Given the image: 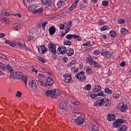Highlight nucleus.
I'll list each match as a JSON object with an SVG mask.
<instances>
[{"instance_id": "56", "label": "nucleus", "mask_w": 131, "mask_h": 131, "mask_svg": "<svg viewBox=\"0 0 131 131\" xmlns=\"http://www.w3.org/2000/svg\"><path fill=\"white\" fill-rule=\"evenodd\" d=\"M47 24H48V22L45 21L41 25L42 27L45 29L46 28V26H47Z\"/></svg>"}, {"instance_id": "26", "label": "nucleus", "mask_w": 131, "mask_h": 131, "mask_svg": "<svg viewBox=\"0 0 131 131\" xmlns=\"http://www.w3.org/2000/svg\"><path fill=\"white\" fill-rule=\"evenodd\" d=\"M104 99H106V101H104V105L105 107H109L111 104V102L109 101V99L107 98H104Z\"/></svg>"}, {"instance_id": "11", "label": "nucleus", "mask_w": 131, "mask_h": 131, "mask_svg": "<svg viewBox=\"0 0 131 131\" xmlns=\"http://www.w3.org/2000/svg\"><path fill=\"white\" fill-rule=\"evenodd\" d=\"M63 77H64V81L67 83H69V82H70L72 79L71 74H64L63 75Z\"/></svg>"}, {"instance_id": "61", "label": "nucleus", "mask_w": 131, "mask_h": 131, "mask_svg": "<svg viewBox=\"0 0 131 131\" xmlns=\"http://www.w3.org/2000/svg\"><path fill=\"white\" fill-rule=\"evenodd\" d=\"M120 65L121 67H124L125 66V61H122Z\"/></svg>"}, {"instance_id": "57", "label": "nucleus", "mask_w": 131, "mask_h": 131, "mask_svg": "<svg viewBox=\"0 0 131 131\" xmlns=\"http://www.w3.org/2000/svg\"><path fill=\"white\" fill-rule=\"evenodd\" d=\"M68 61V58L64 57L62 58V62L63 63H66Z\"/></svg>"}, {"instance_id": "34", "label": "nucleus", "mask_w": 131, "mask_h": 131, "mask_svg": "<svg viewBox=\"0 0 131 131\" xmlns=\"http://www.w3.org/2000/svg\"><path fill=\"white\" fill-rule=\"evenodd\" d=\"M118 130L119 131H126V130H127V126L124 125L122 126V127L118 129Z\"/></svg>"}, {"instance_id": "31", "label": "nucleus", "mask_w": 131, "mask_h": 131, "mask_svg": "<svg viewBox=\"0 0 131 131\" xmlns=\"http://www.w3.org/2000/svg\"><path fill=\"white\" fill-rule=\"evenodd\" d=\"M110 29V27L108 26H104L102 27L100 29L101 31H104V30H108Z\"/></svg>"}, {"instance_id": "38", "label": "nucleus", "mask_w": 131, "mask_h": 131, "mask_svg": "<svg viewBox=\"0 0 131 131\" xmlns=\"http://www.w3.org/2000/svg\"><path fill=\"white\" fill-rule=\"evenodd\" d=\"M91 89H92V85H91V84H87L84 88V90H85V91H90Z\"/></svg>"}, {"instance_id": "44", "label": "nucleus", "mask_w": 131, "mask_h": 131, "mask_svg": "<svg viewBox=\"0 0 131 131\" xmlns=\"http://www.w3.org/2000/svg\"><path fill=\"white\" fill-rule=\"evenodd\" d=\"M37 58L38 60H39V61H40L42 63H46V60L43 59V58L40 56H38Z\"/></svg>"}, {"instance_id": "6", "label": "nucleus", "mask_w": 131, "mask_h": 131, "mask_svg": "<svg viewBox=\"0 0 131 131\" xmlns=\"http://www.w3.org/2000/svg\"><path fill=\"white\" fill-rule=\"evenodd\" d=\"M106 100H107L106 98L97 100L94 102V106H96V107L103 106V105H105V101H106Z\"/></svg>"}, {"instance_id": "62", "label": "nucleus", "mask_w": 131, "mask_h": 131, "mask_svg": "<svg viewBox=\"0 0 131 131\" xmlns=\"http://www.w3.org/2000/svg\"><path fill=\"white\" fill-rule=\"evenodd\" d=\"M80 104V102H79V101H75V102L73 103V104H74V105H76V106L79 105Z\"/></svg>"}, {"instance_id": "42", "label": "nucleus", "mask_w": 131, "mask_h": 131, "mask_svg": "<svg viewBox=\"0 0 131 131\" xmlns=\"http://www.w3.org/2000/svg\"><path fill=\"white\" fill-rule=\"evenodd\" d=\"M1 22H3V21H4V22H7V23H9L10 22V19L7 17H3L2 19H1Z\"/></svg>"}, {"instance_id": "32", "label": "nucleus", "mask_w": 131, "mask_h": 131, "mask_svg": "<svg viewBox=\"0 0 131 131\" xmlns=\"http://www.w3.org/2000/svg\"><path fill=\"white\" fill-rule=\"evenodd\" d=\"M104 92L106 94H108V95H111V94H112V90L109 89L108 88L105 89Z\"/></svg>"}, {"instance_id": "21", "label": "nucleus", "mask_w": 131, "mask_h": 131, "mask_svg": "<svg viewBox=\"0 0 131 131\" xmlns=\"http://www.w3.org/2000/svg\"><path fill=\"white\" fill-rule=\"evenodd\" d=\"M57 6L59 9H61V8H63V7L65 6V2L63 1H59L57 4Z\"/></svg>"}, {"instance_id": "28", "label": "nucleus", "mask_w": 131, "mask_h": 131, "mask_svg": "<svg viewBox=\"0 0 131 131\" xmlns=\"http://www.w3.org/2000/svg\"><path fill=\"white\" fill-rule=\"evenodd\" d=\"M86 73H87L88 74H93L94 72H93V70L91 68L88 67L86 69Z\"/></svg>"}, {"instance_id": "53", "label": "nucleus", "mask_w": 131, "mask_h": 131, "mask_svg": "<svg viewBox=\"0 0 131 131\" xmlns=\"http://www.w3.org/2000/svg\"><path fill=\"white\" fill-rule=\"evenodd\" d=\"M80 10H84L86 9V6L82 4L80 6Z\"/></svg>"}, {"instance_id": "58", "label": "nucleus", "mask_w": 131, "mask_h": 131, "mask_svg": "<svg viewBox=\"0 0 131 131\" xmlns=\"http://www.w3.org/2000/svg\"><path fill=\"white\" fill-rule=\"evenodd\" d=\"M32 71H33V72H35L36 74H37V73L38 72V71L35 69V68H34V67H32Z\"/></svg>"}, {"instance_id": "23", "label": "nucleus", "mask_w": 131, "mask_h": 131, "mask_svg": "<svg viewBox=\"0 0 131 131\" xmlns=\"http://www.w3.org/2000/svg\"><path fill=\"white\" fill-rule=\"evenodd\" d=\"M5 42V43H7L9 46H11V47H16V43H13L11 41H9V40H6Z\"/></svg>"}, {"instance_id": "37", "label": "nucleus", "mask_w": 131, "mask_h": 131, "mask_svg": "<svg viewBox=\"0 0 131 131\" xmlns=\"http://www.w3.org/2000/svg\"><path fill=\"white\" fill-rule=\"evenodd\" d=\"M91 129L92 131H99V127L94 125L91 126Z\"/></svg>"}, {"instance_id": "43", "label": "nucleus", "mask_w": 131, "mask_h": 131, "mask_svg": "<svg viewBox=\"0 0 131 131\" xmlns=\"http://www.w3.org/2000/svg\"><path fill=\"white\" fill-rule=\"evenodd\" d=\"M28 78H27V77H25V78H24L22 79V81L24 82V83H25V86L26 88L27 86V80H28Z\"/></svg>"}, {"instance_id": "47", "label": "nucleus", "mask_w": 131, "mask_h": 131, "mask_svg": "<svg viewBox=\"0 0 131 131\" xmlns=\"http://www.w3.org/2000/svg\"><path fill=\"white\" fill-rule=\"evenodd\" d=\"M9 72L10 73L9 77H10V78H15V74H14V71L12 72Z\"/></svg>"}, {"instance_id": "19", "label": "nucleus", "mask_w": 131, "mask_h": 131, "mask_svg": "<svg viewBox=\"0 0 131 131\" xmlns=\"http://www.w3.org/2000/svg\"><path fill=\"white\" fill-rule=\"evenodd\" d=\"M28 9L30 10V11H31V12H34L35 9H37V6L34 4H31L28 6Z\"/></svg>"}, {"instance_id": "5", "label": "nucleus", "mask_w": 131, "mask_h": 131, "mask_svg": "<svg viewBox=\"0 0 131 131\" xmlns=\"http://www.w3.org/2000/svg\"><path fill=\"white\" fill-rule=\"evenodd\" d=\"M76 77L80 80V81H85V79H86V76L84 75V72L81 71L80 73H78L76 75Z\"/></svg>"}, {"instance_id": "55", "label": "nucleus", "mask_w": 131, "mask_h": 131, "mask_svg": "<svg viewBox=\"0 0 131 131\" xmlns=\"http://www.w3.org/2000/svg\"><path fill=\"white\" fill-rule=\"evenodd\" d=\"M57 53L58 55H61V54H62V51L61 50V47H59L57 51Z\"/></svg>"}, {"instance_id": "20", "label": "nucleus", "mask_w": 131, "mask_h": 131, "mask_svg": "<svg viewBox=\"0 0 131 131\" xmlns=\"http://www.w3.org/2000/svg\"><path fill=\"white\" fill-rule=\"evenodd\" d=\"M66 38H67V39H69V40H71V39H75L76 38V36H75V34H68L66 37Z\"/></svg>"}, {"instance_id": "50", "label": "nucleus", "mask_w": 131, "mask_h": 131, "mask_svg": "<svg viewBox=\"0 0 131 131\" xmlns=\"http://www.w3.org/2000/svg\"><path fill=\"white\" fill-rule=\"evenodd\" d=\"M98 23L99 25H104L105 24V20L104 19H100Z\"/></svg>"}, {"instance_id": "30", "label": "nucleus", "mask_w": 131, "mask_h": 131, "mask_svg": "<svg viewBox=\"0 0 131 131\" xmlns=\"http://www.w3.org/2000/svg\"><path fill=\"white\" fill-rule=\"evenodd\" d=\"M0 70L3 71H6V66L2 62H0Z\"/></svg>"}, {"instance_id": "35", "label": "nucleus", "mask_w": 131, "mask_h": 131, "mask_svg": "<svg viewBox=\"0 0 131 131\" xmlns=\"http://www.w3.org/2000/svg\"><path fill=\"white\" fill-rule=\"evenodd\" d=\"M113 97L114 98V99H115V100H117V99H118V98H119V97H120V95L118 93H114L113 95Z\"/></svg>"}, {"instance_id": "15", "label": "nucleus", "mask_w": 131, "mask_h": 131, "mask_svg": "<svg viewBox=\"0 0 131 131\" xmlns=\"http://www.w3.org/2000/svg\"><path fill=\"white\" fill-rule=\"evenodd\" d=\"M46 84L47 86H52L54 84V81L52 79V78L49 77L47 79Z\"/></svg>"}, {"instance_id": "25", "label": "nucleus", "mask_w": 131, "mask_h": 131, "mask_svg": "<svg viewBox=\"0 0 131 131\" xmlns=\"http://www.w3.org/2000/svg\"><path fill=\"white\" fill-rule=\"evenodd\" d=\"M128 33V30H127L125 28H123L121 29V33L122 35L127 34Z\"/></svg>"}, {"instance_id": "46", "label": "nucleus", "mask_w": 131, "mask_h": 131, "mask_svg": "<svg viewBox=\"0 0 131 131\" xmlns=\"http://www.w3.org/2000/svg\"><path fill=\"white\" fill-rule=\"evenodd\" d=\"M97 96H100L101 97H105V94H104V91H101L96 94Z\"/></svg>"}, {"instance_id": "40", "label": "nucleus", "mask_w": 131, "mask_h": 131, "mask_svg": "<svg viewBox=\"0 0 131 131\" xmlns=\"http://www.w3.org/2000/svg\"><path fill=\"white\" fill-rule=\"evenodd\" d=\"M38 82L39 83H40V84L42 86H48V85H47V83H45L43 82V81H40V80H38Z\"/></svg>"}, {"instance_id": "10", "label": "nucleus", "mask_w": 131, "mask_h": 131, "mask_svg": "<svg viewBox=\"0 0 131 131\" xmlns=\"http://www.w3.org/2000/svg\"><path fill=\"white\" fill-rule=\"evenodd\" d=\"M48 49L46 48V46L41 45L39 46L38 48V51L39 54H43V53H46Z\"/></svg>"}, {"instance_id": "51", "label": "nucleus", "mask_w": 131, "mask_h": 131, "mask_svg": "<svg viewBox=\"0 0 131 131\" xmlns=\"http://www.w3.org/2000/svg\"><path fill=\"white\" fill-rule=\"evenodd\" d=\"M16 97H18V98H21V96H22V93L20 91H18L16 93Z\"/></svg>"}, {"instance_id": "64", "label": "nucleus", "mask_w": 131, "mask_h": 131, "mask_svg": "<svg viewBox=\"0 0 131 131\" xmlns=\"http://www.w3.org/2000/svg\"><path fill=\"white\" fill-rule=\"evenodd\" d=\"M59 28L60 29H64V25H63L62 24H60Z\"/></svg>"}, {"instance_id": "59", "label": "nucleus", "mask_w": 131, "mask_h": 131, "mask_svg": "<svg viewBox=\"0 0 131 131\" xmlns=\"http://www.w3.org/2000/svg\"><path fill=\"white\" fill-rule=\"evenodd\" d=\"M67 26H68V27L70 28V27H71V26H72V21H71L68 23Z\"/></svg>"}, {"instance_id": "48", "label": "nucleus", "mask_w": 131, "mask_h": 131, "mask_svg": "<svg viewBox=\"0 0 131 131\" xmlns=\"http://www.w3.org/2000/svg\"><path fill=\"white\" fill-rule=\"evenodd\" d=\"M95 88L97 89V91L95 92H101V87L100 85H96Z\"/></svg>"}, {"instance_id": "1", "label": "nucleus", "mask_w": 131, "mask_h": 131, "mask_svg": "<svg viewBox=\"0 0 131 131\" xmlns=\"http://www.w3.org/2000/svg\"><path fill=\"white\" fill-rule=\"evenodd\" d=\"M59 111L60 113H66L68 111V106H67V101L64 98L59 99Z\"/></svg>"}, {"instance_id": "33", "label": "nucleus", "mask_w": 131, "mask_h": 131, "mask_svg": "<svg viewBox=\"0 0 131 131\" xmlns=\"http://www.w3.org/2000/svg\"><path fill=\"white\" fill-rule=\"evenodd\" d=\"M79 114H80V113L76 112V113H74L72 116L73 119H75V118L76 117L78 118V116H79Z\"/></svg>"}, {"instance_id": "13", "label": "nucleus", "mask_w": 131, "mask_h": 131, "mask_svg": "<svg viewBox=\"0 0 131 131\" xmlns=\"http://www.w3.org/2000/svg\"><path fill=\"white\" fill-rule=\"evenodd\" d=\"M116 119V116L115 114H109L107 115V120L108 121H114Z\"/></svg>"}, {"instance_id": "52", "label": "nucleus", "mask_w": 131, "mask_h": 131, "mask_svg": "<svg viewBox=\"0 0 131 131\" xmlns=\"http://www.w3.org/2000/svg\"><path fill=\"white\" fill-rule=\"evenodd\" d=\"M85 46H86V47H90V46H91L92 45H91V42L88 41L86 43L83 44V47H84Z\"/></svg>"}, {"instance_id": "3", "label": "nucleus", "mask_w": 131, "mask_h": 131, "mask_svg": "<svg viewBox=\"0 0 131 131\" xmlns=\"http://www.w3.org/2000/svg\"><path fill=\"white\" fill-rule=\"evenodd\" d=\"M126 120H123L122 119H118L116 121L113 123V127L114 128H119L121 126L120 123H124Z\"/></svg>"}, {"instance_id": "22", "label": "nucleus", "mask_w": 131, "mask_h": 131, "mask_svg": "<svg viewBox=\"0 0 131 131\" xmlns=\"http://www.w3.org/2000/svg\"><path fill=\"white\" fill-rule=\"evenodd\" d=\"M67 54L69 56H72L73 54H74V50L73 49L70 48L68 50H67Z\"/></svg>"}, {"instance_id": "7", "label": "nucleus", "mask_w": 131, "mask_h": 131, "mask_svg": "<svg viewBox=\"0 0 131 131\" xmlns=\"http://www.w3.org/2000/svg\"><path fill=\"white\" fill-rule=\"evenodd\" d=\"M75 120L76 124H77V125H78L79 126H81V125L83 124V123L85 121L84 119L80 117V116H78V118L75 119Z\"/></svg>"}, {"instance_id": "45", "label": "nucleus", "mask_w": 131, "mask_h": 131, "mask_svg": "<svg viewBox=\"0 0 131 131\" xmlns=\"http://www.w3.org/2000/svg\"><path fill=\"white\" fill-rule=\"evenodd\" d=\"M108 5H109V2L106 1H102V5L103 7H107Z\"/></svg>"}, {"instance_id": "54", "label": "nucleus", "mask_w": 131, "mask_h": 131, "mask_svg": "<svg viewBox=\"0 0 131 131\" xmlns=\"http://www.w3.org/2000/svg\"><path fill=\"white\" fill-rule=\"evenodd\" d=\"M75 36H76V38H77V39L78 41H80V40H81V39H82L81 37L78 36V35H77L76 34H75Z\"/></svg>"}, {"instance_id": "4", "label": "nucleus", "mask_w": 131, "mask_h": 131, "mask_svg": "<svg viewBox=\"0 0 131 131\" xmlns=\"http://www.w3.org/2000/svg\"><path fill=\"white\" fill-rule=\"evenodd\" d=\"M48 47L49 49L50 52H51L53 55H56V54H57V49H56V45H55V43L50 42L48 43Z\"/></svg>"}, {"instance_id": "49", "label": "nucleus", "mask_w": 131, "mask_h": 131, "mask_svg": "<svg viewBox=\"0 0 131 131\" xmlns=\"http://www.w3.org/2000/svg\"><path fill=\"white\" fill-rule=\"evenodd\" d=\"M119 24H123V23H125V19L122 18L118 20Z\"/></svg>"}, {"instance_id": "24", "label": "nucleus", "mask_w": 131, "mask_h": 131, "mask_svg": "<svg viewBox=\"0 0 131 131\" xmlns=\"http://www.w3.org/2000/svg\"><path fill=\"white\" fill-rule=\"evenodd\" d=\"M6 70H7L8 72H12V71H13V68H12L9 64H7Z\"/></svg>"}, {"instance_id": "18", "label": "nucleus", "mask_w": 131, "mask_h": 131, "mask_svg": "<svg viewBox=\"0 0 131 131\" xmlns=\"http://www.w3.org/2000/svg\"><path fill=\"white\" fill-rule=\"evenodd\" d=\"M49 32L50 35H53V34H55V33H56V28H55V26H51L49 28Z\"/></svg>"}, {"instance_id": "60", "label": "nucleus", "mask_w": 131, "mask_h": 131, "mask_svg": "<svg viewBox=\"0 0 131 131\" xmlns=\"http://www.w3.org/2000/svg\"><path fill=\"white\" fill-rule=\"evenodd\" d=\"M90 97L92 99H95V98H96V97H97V94H91Z\"/></svg>"}, {"instance_id": "12", "label": "nucleus", "mask_w": 131, "mask_h": 131, "mask_svg": "<svg viewBox=\"0 0 131 131\" xmlns=\"http://www.w3.org/2000/svg\"><path fill=\"white\" fill-rule=\"evenodd\" d=\"M102 56L106 57L107 59H110L111 58V54L108 53L107 50H103L101 51Z\"/></svg>"}, {"instance_id": "8", "label": "nucleus", "mask_w": 131, "mask_h": 131, "mask_svg": "<svg viewBox=\"0 0 131 131\" xmlns=\"http://www.w3.org/2000/svg\"><path fill=\"white\" fill-rule=\"evenodd\" d=\"M56 93H57L56 90H49L46 92V94L47 95V97L54 99V98L56 97Z\"/></svg>"}, {"instance_id": "29", "label": "nucleus", "mask_w": 131, "mask_h": 131, "mask_svg": "<svg viewBox=\"0 0 131 131\" xmlns=\"http://www.w3.org/2000/svg\"><path fill=\"white\" fill-rule=\"evenodd\" d=\"M60 49L61 50V54L62 55H65L67 52V49H66V47L65 46H62V47H60Z\"/></svg>"}, {"instance_id": "16", "label": "nucleus", "mask_w": 131, "mask_h": 131, "mask_svg": "<svg viewBox=\"0 0 131 131\" xmlns=\"http://www.w3.org/2000/svg\"><path fill=\"white\" fill-rule=\"evenodd\" d=\"M39 7L37 6V9H36L33 13L34 14H38L39 15V14H42V12L43 11V9L41 8H38Z\"/></svg>"}, {"instance_id": "41", "label": "nucleus", "mask_w": 131, "mask_h": 131, "mask_svg": "<svg viewBox=\"0 0 131 131\" xmlns=\"http://www.w3.org/2000/svg\"><path fill=\"white\" fill-rule=\"evenodd\" d=\"M46 6H48L49 7H52V0H47Z\"/></svg>"}, {"instance_id": "17", "label": "nucleus", "mask_w": 131, "mask_h": 131, "mask_svg": "<svg viewBox=\"0 0 131 131\" xmlns=\"http://www.w3.org/2000/svg\"><path fill=\"white\" fill-rule=\"evenodd\" d=\"M127 104L123 103L120 106V111L122 112H126V110H127Z\"/></svg>"}, {"instance_id": "27", "label": "nucleus", "mask_w": 131, "mask_h": 131, "mask_svg": "<svg viewBox=\"0 0 131 131\" xmlns=\"http://www.w3.org/2000/svg\"><path fill=\"white\" fill-rule=\"evenodd\" d=\"M77 7V4L76 3H73L72 6L70 7L69 10L70 11H73V10H75V9H76V7Z\"/></svg>"}, {"instance_id": "9", "label": "nucleus", "mask_w": 131, "mask_h": 131, "mask_svg": "<svg viewBox=\"0 0 131 131\" xmlns=\"http://www.w3.org/2000/svg\"><path fill=\"white\" fill-rule=\"evenodd\" d=\"M38 83V82L37 81H35L34 80H32L31 83H29L28 84L33 91H36V89H37V83Z\"/></svg>"}, {"instance_id": "2", "label": "nucleus", "mask_w": 131, "mask_h": 131, "mask_svg": "<svg viewBox=\"0 0 131 131\" xmlns=\"http://www.w3.org/2000/svg\"><path fill=\"white\" fill-rule=\"evenodd\" d=\"M87 62L89 63L90 65H92L95 67V68H100L101 64L100 63L95 61L92 56H89L87 59Z\"/></svg>"}, {"instance_id": "36", "label": "nucleus", "mask_w": 131, "mask_h": 131, "mask_svg": "<svg viewBox=\"0 0 131 131\" xmlns=\"http://www.w3.org/2000/svg\"><path fill=\"white\" fill-rule=\"evenodd\" d=\"M110 35H111L112 37H115L116 36V32L113 30H112L110 32Z\"/></svg>"}, {"instance_id": "63", "label": "nucleus", "mask_w": 131, "mask_h": 131, "mask_svg": "<svg viewBox=\"0 0 131 131\" xmlns=\"http://www.w3.org/2000/svg\"><path fill=\"white\" fill-rule=\"evenodd\" d=\"M21 28V26H16L14 29L15 30H18L19 29H20Z\"/></svg>"}, {"instance_id": "39", "label": "nucleus", "mask_w": 131, "mask_h": 131, "mask_svg": "<svg viewBox=\"0 0 131 131\" xmlns=\"http://www.w3.org/2000/svg\"><path fill=\"white\" fill-rule=\"evenodd\" d=\"M64 46H71L72 42L70 40H66L63 42Z\"/></svg>"}, {"instance_id": "14", "label": "nucleus", "mask_w": 131, "mask_h": 131, "mask_svg": "<svg viewBox=\"0 0 131 131\" xmlns=\"http://www.w3.org/2000/svg\"><path fill=\"white\" fill-rule=\"evenodd\" d=\"M15 76L16 78L18 79H22L23 77H24V75H23V73L21 72H16L15 73Z\"/></svg>"}]
</instances>
